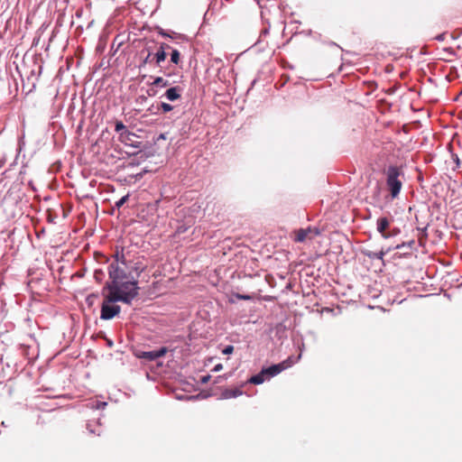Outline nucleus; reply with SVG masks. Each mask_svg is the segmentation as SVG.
Returning a JSON list of instances; mask_svg holds the SVG:
<instances>
[{
	"label": "nucleus",
	"mask_w": 462,
	"mask_h": 462,
	"mask_svg": "<svg viewBox=\"0 0 462 462\" xmlns=\"http://www.w3.org/2000/svg\"><path fill=\"white\" fill-rule=\"evenodd\" d=\"M102 295L104 300L101 305L100 319L104 320L112 319L120 313L121 307L115 304L116 302L121 301L130 304L133 296L130 294L119 295L116 291L110 290L104 292V288L102 289Z\"/></svg>",
	"instance_id": "obj_1"
},
{
	"label": "nucleus",
	"mask_w": 462,
	"mask_h": 462,
	"mask_svg": "<svg viewBox=\"0 0 462 462\" xmlns=\"http://www.w3.org/2000/svg\"><path fill=\"white\" fill-rule=\"evenodd\" d=\"M126 262L124 254L118 252L115 255V261L108 266L109 282H106L104 292L106 290L116 291V284L128 278L125 271Z\"/></svg>",
	"instance_id": "obj_2"
},
{
	"label": "nucleus",
	"mask_w": 462,
	"mask_h": 462,
	"mask_svg": "<svg viewBox=\"0 0 462 462\" xmlns=\"http://www.w3.org/2000/svg\"><path fill=\"white\" fill-rule=\"evenodd\" d=\"M403 172L397 166H389L386 171V186L393 199H397L402 188Z\"/></svg>",
	"instance_id": "obj_3"
},
{
	"label": "nucleus",
	"mask_w": 462,
	"mask_h": 462,
	"mask_svg": "<svg viewBox=\"0 0 462 462\" xmlns=\"http://www.w3.org/2000/svg\"><path fill=\"white\" fill-rule=\"evenodd\" d=\"M301 355H299V356L296 359H293L292 356H289L284 361L273 365L267 368H263V373H265V375L267 378L275 376L284 371L285 369L291 367L293 364H295L300 358Z\"/></svg>",
	"instance_id": "obj_4"
},
{
	"label": "nucleus",
	"mask_w": 462,
	"mask_h": 462,
	"mask_svg": "<svg viewBox=\"0 0 462 462\" xmlns=\"http://www.w3.org/2000/svg\"><path fill=\"white\" fill-rule=\"evenodd\" d=\"M139 287L137 286V281H121L116 284V291L119 295L130 294L131 301L138 295Z\"/></svg>",
	"instance_id": "obj_5"
},
{
	"label": "nucleus",
	"mask_w": 462,
	"mask_h": 462,
	"mask_svg": "<svg viewBox=\"0 0 462 462\" xmlns=\"http://www.w3.org/2000/svg\"><path fill=\"white\" fill-rule=\"evenodd\" d=\"M167 352H168V349L166 347H161L160 349L152 350V351L137 350L134 352V356L140 359H145L147 361H154L157 358L165 356V354Z\"/></svg>",
	"instance_id": "obj_6"
},
{
	"label": "nucleus",
	"mask_w": 462,
	"mask_h": 462,
	"mask_svg": "<svg viewBox=\"0 0 462 462\" xmlns=\"http://www.w3.org/2000/svg\"><path fill=\"white\" fill-rule=\"evenodd\" d=\"M390 224L391 221L386 217H379L377 219L376 229L381 234V236L385 239L396 235L399 232L398 229H395L393 232H387Z\"/></svg>",
	"instance_id": "obj_7"
},
{
	"label": "nucleus",
	"mask_w": 462,
	"mask_h": 462,
	"mask_svg": "<svg viewBox=\"0 0 462 462\" xmlns=\"http://www.w3.org/2000/svg\"><path fill=\"white\" fill-rule=\"evenodd\" d=\"M319 235V231L317 228H300L295 232L296 242H304L307 239H312L313 237Z\"/></svg>",
	"instance_id": "obj_8"
},
{
	"label": "nucleus",
	"mask_w": 462,
	"mask_h": 462,
	"mask_svg": "<svg viewBox=\"0 0 462 462\" xmlns=\"http://www.w3.org/2000/svg\"><path fill=\"white\" fill-rule=\"evenodd\" d=\"M125 125L123 124V122L121 121H117L116 123V125H115V130L116 132L119 133L123 130H125V132H122L121 134H120V138L123 140V141H126V140H130V136H134V134L127 130H125Z\"/></svg>",
	"instance_id": "obj_9"
},
{
	"label": "nucleus",
	"mask_w": 462,
	"mask_h": 462,
	"mask_svg": "<svg viewBox=\"0 0 462 462\" xmlns=\"http://www.w3.org/2000/svg\"><path fill=\"white\" fill-rule=\"evenodd\" d=\"M392 250L391 247L387 248L386 250L382 249L379 252H367L365 253V255L370 259H378L383 262L384 255L389 253Z\"/></svg>",
	"instance_id": "obj_10"
},
{
	"label": "nucleus",
	"mask_w": 462,
	"mask_h": 462,
	"mask_svg": "<svg viewBox=\"0 0 462 462\" xmlns=\"http://www.w3.org/2000/svg\"><path fill=\"white\" fill-rule=\"evenodd\" d=\"M180 88L179 87H173L167 89L165 96L170 101L177 100L180 97Z\"/></svg>",
	"instance_id": "obj_11"
},
{
	"label": "nucleus",
	"mask_w": 462,
	"mask_h": 462,
	"mask_svg": "<svg viewBox=\"0 0 462 462\" xmlns=\"http://www.w3.org/2000/svg\"><path fill=\"white\" fill-rule=\"evenodd\" d=\"M266 378L267 377L265 375V373H263V369H262V371L259 374L253 375L248 380V382L253 384H261L265 381Z\"/></svg>",
	"instance_id": "obj_12"
},
{
	"label": "nucleus",
	"mask_w": 462,
	"mask_h": 462,
	"mask_svg": "<svg viewBox=\"0 0 462 462\" xmlns=\"http://www.w3.org/2000/svg\"><path fill=\"white\" fill-rule=\"evenodd\" d=\"M156 65H160L166 59V52L163 50H158L153 56Z\"/></svg>",
	"instance_id": "obj_13"
},
{
	"label": "nucleus",
	"mask_w": 462,
	"mask_h": 462,
	"mask_svg": "<svg viewBox=\"0 0 462 462\" xmlns=\"http://www.w3.org/2000/svg\"><path fill=\"white\" fill-rule=\"evenodd\" d=\"M242 394V391L239 389H227L223 393L225 398H235Z\"/></svg>",
	"instance_id": "obj_14"
},
{
	"label": "nucleus",
	"mask_w": 462,
	"mask_h": 462,
	"mask_svg": "<svg viewBox=\"0 0 462 462\" xmlns=\"http://www.w3.org/2000/svg\"><path fill=\"white\" fill-rule=\"evenodd\" d=\"M152 86H156V87H167L169 86V81L164 79L162 77H158L154 79V81L152 83Z\"/></svg>",
	"instance_id": "obj_15"
},
{
	"label": "nucleus",
	"mask_w": 462,
	"mask_h": 462,
	"mask_svg": "<svg viewBox=\"0 0 462 462\" xmlns=\"http://www.w3.org/2000/svg\"><path fill=\"white\" fill-rule=\"evenodd\" d=\"M145 51H147V55L145 56V58L143 59V63H142V66H144L148 63H151L154 60L153 57H152V51L150 48H146ZM143 51H142V52H143Z\"/></svg>",
	"instance_id": "obj_16"
},
{
	"label": "nucleus",
	"mask_w": 462,
	"mask_h": 462,
	"mask_svg": "<svg viewBox=\"0 0 462 462\" xmlns=\"http://www.w3.org/2000/svg\"><path fill=\"white\" fill-rule=\"evenodd\" d=\"M171 61L174 64H178L180 61V52L178 50H173L171 54Z\"/></svg>",
	"instance_id": "obj_17"
},
{
	"label": "nucleus",
	"mask_w": 462,
	"mask_h": 462,
	"mask_svg": "<svg viewBox=\"0 0 462 462\" xmlns=\"http://www.w3.org/2000/svg\"><path fill=\"white\" fill-rule=\"evenodd\" d=\"M104 275H105L104 272L100 269L96 270L94 273V278L96 279V281H97L99 282L102 281Z\"/></svg>",
	"instance_id": "obj_18"
},
{
	"label": "nucleus",
	"mask_w": 462,
	"mask_h": 462,
	"mask_svg": "<svg viewBox=\"0 0 462 462\" xmlns=\"http://www.w3.org/2000/svg\"><path fill=\"white\" fill-rule=\"evenodd\" d=\"M129 199V195H125L122 197L118 201L116 202V208H121Z\"/></svg>",
	"instance_id": "obj_19"
},
{
	"label": "nucleus",
	"mask_w": 462,
	"mask_h": 462,
	"mask_svg": "<svg viewBox=\"0 0 462 462\" xmlns=\"http://www.w3.org/2000/svg\"><path fill=\"white\" fill-rule=\"evenodd\" d=\"M161 107L164 113L170 112L173 108L172 106L168 103H162Z\"/></svg>",
	"instance_id": "obj_20"
},
{
	"label": "nucleus",
	"mask_w": 462,
	"mask_h": 462,
	"mask_svg": "<svg viewBox=\"0 0 462 462\" xmlns=\"http://www.w3.org/2000/svg\"><path fill=\"white\" fill-rule=\"evenodd\" d=\"M234 351V346L229 345V346H226L223 350H222V353L224 355H229V354H232Z\"/></svg>",
	"instance_id": "obj_21"
},
{
	"label": "nucleus",
	"mask_w": 462,
	"mask_h": 462,
	"mask_svg": "<svg viewBox=\"0 0 462 462\" xmlns=\"http://www.w3.org/2000/svg\"><path fill=\"white\" fill-rule=\"evenodd\" d=\"M236 297L239 300H251L252 297L249 295L236 294Z\"/></svg>",
	"instance_id": "obj_22"
},
{
	"label": "nucleus",
	"mask_w": 462,
	"mask_h": 462,
	"mask_svg": "<svg viewBox=\"0 0 462 462\" xmlns=\"http://www.w3.org/2000/svg\"><path fill=\"white\" fill-rule=\"evenodd\" d=\"M170 49V46L167 43H162L160 45V48L158 50H163V51L166 52V50Z\"/></svg>",
	"instance_id": "obj_23"
},
{
	"label": "nucleus",
	"mask_w": 462,
	"mask_h": 462,
	"mask_svg": "<svg viewBox=\"0 0 462 462\" xmlns=\"http://www.w3.org/2000/svg\"><path fill=\"white\" fill-rule=\"evenodd\" d=\"M222 369H223V365L222 364H217V365H215V367L213 368L212 371L213 372H218V371H220Z\"/></svg>",
	"instance_id": "obj_24"
},
{
	"label": "nucleus",
	"mask_w": 462,
	"mask_h": 462,
	"mask_svg": "<svg viewBox=\"0 0 462 462\" xmlns=\"http://www.w3.org/2000/svg\"><path fill=\"white\" fill-rule=\"evenodd\" d=\"M380 192H381V186H380L379 183H376V186H375V197H379Z\"/></svg>",
	"instance_id": "obj_25"
},
{
	"label": "nucleus",
	"mask_w": 462,
	"mask_h": 462,
	"mask_svg": "<svg viewBox=\"0 0 462 462\" xmlns=\"http://www.w3.org/2000/svg\"><path fill=\"white\" fill-rule=\"evenodd\" d=\"M446 38V33H441V34H439L435 37L436 40L438 41H444Z\"/></svg>",
	"instance_id": "obj_26"
},
{
	"label": "nucleus",
	"mask_w": 462,
	"mask_h": 462,
	"mask_svg": "<svg viewBox=\"0 0 462 462\" xmlns=\"http://www.w3.org/2000/svg\"><path fill=\"white\" fill-rule=\"evenodd\" d=\"M209 379H210V375L203 376V377L201 378V382H202L203 383H208V382L209 381Z\"/></svg>",
	"instance_id": "obj_27"
},
{
	"label": "nucleus",
	"mask_w": 462,
	"mask_h": 462,
	"mask_svg": "<svg viewBox=\"0 0 462 462\" xmlns=\"http://www.w3.org/2000/svg\"><path fill=\"white\" fill-rule=\"evenodd\" d=\"M135 270L138 271L139 273H141L143 271V269L139 270L138 267H135Z\"/></svg>",
	"instance_id": "obj_28"
},
{
	"label": "nucleus",
	"mask_w": 462,
	"mask_h": 462,
	"mask_svg": "<svg viewBox=\"0 0 462 462\" xmlns=\"http://www.w3.org/2000/svg\"><path fill=\"white\" fill-rule=\"evenodd\" d=\"M399 248H401V245H398L395 246V249H399Z\"/></svg>",
	"instance_id": "obj_29"
}]
</instances>
